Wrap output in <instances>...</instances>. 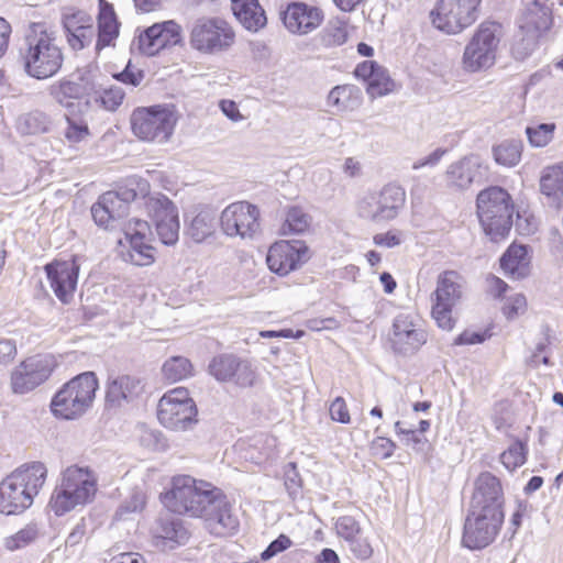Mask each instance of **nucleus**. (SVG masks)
I'll use <instances>...</instances> for the list:
<instances>
[{
  "instance_id": "obj_50",
  "label": "nucleus",
  "mask_w": 563,
  "mask_h": 563,
  "mask_svg": "<svg viewBox=\"0 0 563 563\" xmlns=\"http://www.w3.org/2000/svg\"><path fill=\"white\" fill-rule=\"evenodd\" d=\"M65 118L67 121V126L65 129L64 135L69 143H79L88 137L89 130L86 122L79 118H70L68 115Z\"/></svg>"
},
{
  "instance_id": "obj_18",
  "label": "nucleus",
  "mask_w": 563,
  "mask_h": 563,
  "mask_svg": "<svg viewBox=\"0 0 563 563\" xmlns=\"http://www.w3.org/2000/svg\"><path fill=\"white\" fill-rule=\"evenodd\" d=\"M123 231L124 240L129 247L119 251L122 260L135 266L152 265L155 262V250L150 243V224L141 219H131L125 224Z\"/></svg>"
},
{
  "instance_id": "obj_21",
  "label": "nucleus",
  "mask_w": 563,
  "mask_h": 563,
  "mask_svg": "<svg viewBox=\"0 0 563 563\" xmlns=\"http://www.w3.org/2000/svg\"><path fill=\"white\" fill-rule=\"evenodd\" d=\"M428 340L422 321L416 313H399L393 324L391 345L401 354L413 353Z\"/></svg>"
},
{
  "instance_id": "obj_51",
  "label": "nucleus",
  "mask_w": 563,
  "mask_h": 563,
  "mask_svg": "<svg viewBox=\"0 0 563 563\" xmlns=\"http://www.w3.org/2000/svg\"><path fill=\"white\" fill-rule=\"evenodd\" d=\"M36 537V528L34 526H27L18 531L15 534L8 537L4 541V545L8 550L14 551L26 547L32 541H34Z\"/></svg>"
},
{
  "instance_id": "obj_1",
  "label": "nucleus",
  "mask_w": 563,
  "mask_h": 563,
  "mask_svg": "<svg viewBox=\"0 0 563 563\" xmlns=\"http://www.w3.org/2000/svg\"><path fill=\"white\" fill-rule=\"evenodd\" d=\"M47 468L42 462H30L15 468L0 483V512L15 515L27 509L46 482Z\"/></svg>"
},
{
  "instance_id": "obj_5",
  "label": "nucleus",
  "mask_w": 563,
  "mask_h": 563,
  "mask_svg": "<svg viewBox=\"0 0 563 563\" xmlns=\"http://www.w3.org/2000/svg\"><path fill=\"white\" fill-rule=\"evenodd\" d=\"M218 490L209 483L179 475L173 478L172 488L164 494L163 503L172 512L201 518Z\"/></svg>"
},
{
  "instance_id": "obj_42",
  "label": "nucleus",
  "mask_w": 563,
  "mask_h": 563,
  "mask_svg": "<svg viewBox=\"0 0 563 563\" xmlns=\"http://www.w3.org/2000/svg\"><path fill=\"white\" fill-rule=\"evenodd\" d=\"M395 432L401 437V441L406 446H410L416 453L427 454L430 449V442L424 434L416 429L405 428L401 421L395 422Z\"/></svg>"
},
{
  "instance_id": "obj_27",
  "label": "nucleus",
  "mask_w": 563,
  "mask_h": 563,
  "mask_svg": "<svg viewBox=\"0 0 563 563\" xmlns=\"http://www.w3.org/2000/svg\"><path fill=\"white\" fill-rule=\"evenodd\" d=\"M62 23L67 42L74 51H80L92 42L93 20L87 12L67 9L63 12Z\"/></svg>"
},
{
  "instance_id": "obj_24",
  "label": "nucleus",
  "mask_w": 563,
  "mask_h": 563,
  "mask_svg": "<svg viewBox=\"0 0 563 563\" xmlns=\"http://www.w3.org/2000/svg\"><path fill=\"white\" fill-rule=\"evenodd\" d=\"M445 177L449 186L465 190L482 184L488 177V166L475 154L466 155L449 165Z\"/></svg>"
},
{
  "instance_id": "obj_45",
  "label": "nucleus",
  "mask_w": 563,
  "mask_h": 563,
  "mask_svg": "<svg viewBox=\"0 0 563 563\" xmlns=\"http://www.w3.org/2000/svg\"><path fill=\"white\" fill-rule=\"evenodd\" d=\"M51 125L49 117L42 111H33L21 115L18 120V128L25 134H37L48 131Z\"/></svg>"
},
{
  "instance_id": "obj_47",
  "label": "nucleus",
  "mask_w": 563,
  "mask_h": 563,
  "mask_svg": "<svg viewBox=\"0 0 563 563\" xmlns=\"http://www.w3.org/2000/svg\"><path fill=\"white\" fill-rule=\"evenodd\" d=\"M527 445L516 440L506 451L500 454V462L508 471H514L525 464L527 460Z\"/></svg>"
},
{
  "instance_id": "obj_2",
  "label": "nucleus",
  "mask_w": 563,
  "mask_h": 563,
  "mask_svg": "<svg viewBox=\"0 0 563 563\" xmlns=\"http://www.w3.org/2000/svg\"><path fill=\"white\" fill-rule=\"evenodd\" d=\"M21 56L25 73L38 80L55 76L64 63V54L54 33L44 30L40 24L34 25L25 37V48Z\"/></svg>"
},
{
  "instance_id": "obj_30",
  "label": "nucleus",
  "mask_w": 563,
  "mask_h": 563,
  "mask_svg": "<svg viewBox=\"0 0 563 563\" xmlns=\"http://www.w3.org/2000/svg\"><path fill=\"white\" fill-rule=\"evenodd\" d=\"M143 391L141 379L131 375H110L106 383V405L120 408L133 401Z\"/></svg>"
},
{
  "instance_id": "obj_55",
  "label": "nucleus",
  "mask_w": 563,
  "mask_h": 563,
  "mask_svg": "<svg viewBox=\"0 0 563 563\" xmlns=\"http://www.w3.org/2000/svg\"><path fill=\"white\" fill-rule=\"evenodd\" d=\"M330 417L332 420L340 423H349L351 421L350 412L345 400L342 397H336L329 408Z\"/></svg>"
},
{
  "instance_id": "obj_40",
  "label": "nucleus",
  "mask_w": 563,
  "mask_h": 563,
  "mask_svg": "<svg viewBox=\"0 0 563 563\" xmlns=\"http://www.w3.org/2000/svg\"><path fill=\"white\" fill-rule=\"evenodd\" d=\"M163 376L169 383H177L194 375L191 362L184 356H172L162 367Z\"/></svg>"
},
{
  "instance_id": "obj_34",
  "label": "nucleus",
  "mask_w": 563,
  "mask_h": 563,
  "mask_svg": "<svg viewBox=\"0 0 563 563\" xmlns=\"http://www.w3.org/2000/svg\"><path fill=\"white\" fill-rule=\"evenodd\" d=\"M327 104L334 109V113L352 112L362 104V92L354 85L335 86L328 93Z\"/></svg>"
},
{
  "instance_id": "obj_15",
  "label": "nucleus",
  "mask_w": 563,
  "mask_h": 563,
  "mask_svg": "<svg viewBox=\"0 0 563 563\" xmlns=\"http://www.w3.org/2000/svg\"><path fill=\"white\" fill-rule=\"evenodd\" d=\"M503 521L504 512L471 506L464 525L463 544L472 550L487 547L498 534Z\"/></svg>"
},
{
  "instance_id": "obj_49",
  "label": "nucleus",
  "mask_w": 563,
  "mask_h": 563,
  "mask_svg": "<svg viewBox=\"0 0 563 563\" xmlns=\"http://www.w3.org/2000/svg\"><path fill=\"white\" fill-rule=\"evenodd\" d=\"M158 25V40L161 48L173 46L181 41V27L173 20L155 23Z\"/></svg>"
},
{
  "instance_id": "obj_38",
  "label": "nucleus",
  "mask_w": 563,
  "mask_h": 563,
  "mask_svg": "<svg viewBox=\"0 0 563 563\" xmlns=\"http://www.w3.org/2000/svg\"><path fill=\"white\" fill-rule=\"evenodd\" d=\"M87 92V87L80 81L63 79L49 87V95L63 107H70L73 99H79Z\"/></svg>"
},
{
  "instance_id": "obj_43",
  "label": "nucleus",
  "mask_w": 563,
  "mask_h": 563,
  "mask_svg": "<svg viewBox=\"0 0 563 563\" xmlns=\"http://www.w3.org/2000/svg\"><path fill=\"white\" fill-rule=\"evenodd\" d=\"M556 131L555 123H532L526 128V135L532 147L541 148L549 145Z\"/></svg>"
},
{
  "instance_id": "obj_3",
  "label": "nucleus",
  "mask_w": 563,
  "mask_h": 563,
  "mask_svg": "<svg viewBox=\"0 0 563 563\" xmlns=\"http://www.w3.org/2000/svg\"><path fill=\"white\" fill-rule=\"evenodd\" d=\"M96 493L97 478L93 472L88 467L71 465L62 473L48 505L56 516H63L92 501Z\"/></svg>"
},
{
  "instance_id": "obj_26",
  "label": "nucleus",
  "mask_w": 563,
  "mask_h": 563,
  "mask_svg": "<svg viewBox=\"0 0 563 563\" xmlns=\"http://www.w3.org/2000/svg\"><path fill=\"white\" fill-rule=\"evenodd\" d=\"M201 518L205 520L210 533L217 537L231 536L239 528V519L232 512L230 503L220 490L211 499L206 514H202Z\"/></svg>"
},
{
  "instance_id": "obj_37",
  "label": "nucleus",
  "mask_w": 563,
  "mask_h": 563,
  "mask_svg": "<svg viewBox=\"0 0 563 563\" xmlns=\"http://www.w3.org/2000/svg\"><path fill=\"white\" fill-rule=\"evenodd\" d=\"M216 218V211L211 207H201L188 227L190 238L197 243L205 241L214 231Z\"/></svg>"
},
{
  "instance_id": "obj_52",
  "label": "nucleus",
  "mask_w": 563,
  "mask_h": 563,
  "mask_svg": "<svg viewBox=\"0 0 563 563\" xmlns=\"http://www.w3.org/2000/svg\"><path fill=\"white\" fill-rule=\"evenodd\" d=\"M527 309V299L522 294L510 296L503 307L507 319L511 320L522 314Z\"/></svg>"
},
{
  "instance_id": "obj_12",
  "label": "nucleus",
  "mask_w": 563,
  "mask_h": 563,
  "mask_svg": "<svg viewBox=\"0 0 563 563\" xmlns=\"http://www.w3.org/2000/svg\"><path fill=\"white\" fill-rule=\"evenodd\" d=\"M177 115L173 107L153 106L133 111L131 125L133 133L143 141L165 142L175 129Z\"/></svg>"
},
{
  "instance_id": "obj_41",
  "label": "nucleus",
  "mask_w": 563,
  "mask_h": 563,
  "mask_svg": "<svg viewBox=\"0 0 563 563\" xmlns=\"http://www.w3.org/2000/svg\"><path fill=\"white\" fill-rule=\"evenodd\" d=\"M347 37V23L341 19L331 20L320 34V41L325 47L343 45Z\"/></svg>"
},
{
  "instance_id": "obj_29",
  "label": "nucleus",
  "mask_w": 563,
  "mask_h": 563,
  "mask_svg": "<svg viewBox=\"0 0 563 563\" xmlns=\"http://www.w3.org/2000/svg\"><path fill=\"white\" fill-rule=\"evenodd\" d=\"M504 496L499 479L493 474L485 472L479 474L475 481L471 506L494 512L503 511Z\"/></svg>"
},
{
  "instance_id": "obj_20",
  "label": "nucleus",
  "mask_w": 563,
  "mask_h": 563,
  "mask_svg": "<svg viewBox=\"0 0 563 563\" xmlns=\"http://www.w3.org/2000/svg\"><path fill=\"white\" fill-rule=\"evenodd\" d=\"M146 209L151 216L158 238L165 245H174L179 236L178 209L164 195L151 196L146 200Z\"/></svg>"
},
{
  "instance_id": "obj_48",
  "label": "nucleus",
  "mask_w": 563,
  "mask_h": 563,
  "mask_svg": "<svg viewBox=\"0 0 563 563\" xmlns=\"http://www.w3.org/2000/svg\"><path fill=\"white\" fill-rule=\"evenodd\" d=\"M158 25L153 24L142 32L137 40L133 42V46L136 47L142 54L153 56L162 51L158 40Z\"/></svg>"
},
{
  "instance_id": "obj_44",
  "label": "nucleus",
  "mask_w": 563,
  "mask_h": 563,
  "mask_svg": "<svg viewBox=\"0 0 563 563\" xmlns=\"http://www.w3.org/2000/svg\"><path fill=\"white\" fill-rule=\"evenodd\" d=\"M155 534L157 538L178 544L184 543L188 539L187 531L180 521L172 518H161L157 521Z\"/></svg>"
},
{
  "instance_id": "obj_25",
  "label": "nucleus",
  "mask_w": 563,
  "mask_h": 563,
  "mask_svg": "<svg viewBox=\"0 0 563 563\" xmlns=\"http://www.w3.org/2000/svg\"><path fill=\"white\" fill-rule=\"evenodd\" d=\"M45 273L55 296L63 302L69 303L78 283L79 265L75 260L54 261L46 264Z\"/></svg>"
},
{
  "instance_id": "obj_33",
  "label": "nucleus",
  "mask_w": 563,
  "mask_h": 563,
  "mask_svg": "<svg viewBox=\"0 0 563 563\" xmlns=\"http://www.w3.org/2000/svg\"><path fill=\"white\" fill-rule=\"evenodd\" d=\"M500 267L512 279H522L530 273V258L525 245L511 244L500 258Z\"/></svg>"
},
{
  "instance_id": "obj_54",
  "label": "nucleus",
  "mask_w": 563,
  "mask_h": 563,
  "mask_svg": "<svg viewBox=\"0 0 563 563\" xmlns=\"http://www.w3.org/2000/svg\"><path fill=\"white\" fill-rule=\"evenodd\" d=\"M292 544V541L286 534H280L277 539L272 541L269 545L262 552L261 559L267 561L280 552L286 551Z\"/></svg>"
},
{
  "instance_id": "obj_9",
  "label": "nucleus",
  "mask_w": 563,
  "mask_h": 563,
  "mask_svg": "<svg viewBox=\"0 0 563 563\" xmlns=\"http://www.w3.org/2000/svg\"><path fill=\"white\" fill-rule=\"evenodd\" d=\"M235 42L232 25L219 16L195 20L189 34L190 46L201 54L217 55L229 51Z\"/></svg>"
},
{
  "instance_id": "obj_60",
  "label": "nucleus",
  "mask_w": 563,
  "mask_h": 563,
  "mask_svg": "<svg viewBox=\"0 0 563 563\" xmlns=\"http://www.w3.org/2000/svg\"><path fill=\"white\" fill-rule=\"evenodd\" d=\"M117 79L124 84L136 87L141 84L143 74L139 69L132 67L131 64H128L125 69L117 75Z\"/></svg>"
},
{
  "instance_id": "obj_28",
  "label": "nucleus",
  "mask_w": 563,
  "mask_h": 563,
  "mask_svg": "<svg viewBox=\"0 0 563 563\" xmlns=\"http://www.w3.org/2000/svg\"><path fill=\"white\" fill-rule=\"evenodd\" d=\"M324 19L323 12L303 2L288 4L283 14L286 29L298 35H306L317 30Z\"/></svg>"
},
{
  "instance_id": "obj_23",
  "label": "nucleus",
  "mask_w": 563,
  "mask_h": 563,
  "mask_svg": "<svg viewBox=\"0 0 563 563\" xmlns=\"http://www.w3.org/2000/svg\"><path fill=\"white\" fill-rule=\"evenodd\" d=\"M308 260L309 249L300 241L276 242L269 247L266 256L268 268L280 276L297 269Z\"/></svg>"
},
{
  "instance_id": "obj_22",
  "label": "nucleus",
  "mask_w": 563,
  "mask_h": 563,
  "mask_svg": "<svg viewBox=\"0 0 563 563\" xmlns=\"http://www.w3.org/2000/svg\"><path fill=\"white\" fill-rule=\"evenodd\" d=\"M52 374V360L47 356L35 355L21 362L11 374V387L15 394H26Z\"/></svg>"
},
{
  "instance_id": "obj_63",
  "label": "nucleus",
  "mask_w": 563,
  "mask_h": 563,
  "mask_svg": "<svg viewBox=\"0 0 563 563\" xmlns=\"http://www.w3.org/2000/svg\"><path fill=\"white\" fill-rule=\"evenodd\" d=\"M290 465L292 467V473L287 475V477L285 479V486H286V489H287L289 496L292 499H296L300 495L301 484H300L299 475L295 471V464L291 463Z\"/></svg>"
},
{
  "instance_id": "obj_19",
  "label": "nucleus",
  "mask_w": 563,
  "mask_h": 563,
  "mask_svg": "<svg viewBox=\"0 0 563 563\" xmlns=\"http://www.w3.org/2000/svg\"><path fill=\"white\" fill-rule=\"evenodd\" d=\"M209 374L220 383H232L238 387H252L256 382V371L246 358L234 354L214 356L208 366Z\"/></svg>"
},
{
  "instance_id": "obj_59",
  "label": "nucleus",
  "mask_w": 563,
  "mask_h": 563,
  "mask_svg": "<svg viewBox=\"0 0 563 563\" xmlns=\"http://www.w3.org/2000/svg\"><path fill=\"white\" fill-rule=\"evenodd\" d=\"M446 153V150L444 148H437L432 153H430L428 156L422 157L413 162L412 169H420L422 167H434L439 164L441 158Z\"/></svg>"
},
{
  "instance_id": "obj_46",
  "label": "nucleus",
  "mask_w": 563,
  "mask_h": 563,
  "mask_svg": "<svg viewBox=\"0 0 563 563\" xmlns=\"http://www.w3.org/2000/svg\"><path fill=\"white\" fill-rule=\"evenodd\" d=\"M311 218L301 208L292 207L287 211L284 233H303L310 227Z\"/></svg>"
},
{
  "instance_id": "obj_6",
  "label": "nucleus",
  "mask_w": 563,
  "mask_h": 563,
  "mask_svg": "<svg viewBox=\"0 0 563 563\" xmlns=\"http://www.w3.org/2000/svg\"><path fill=\"white\" fill-rule=\"evenodd\" d=\"M98 387L93 372H85L71 378L54 395L51 402L53 415L65 420L81 417L92 407Z\"/></svg>"
},
{
  "instance_id": "obj_7",
  "label": "nucleus",
  "mask_w": 563,
  "mask_h": 563,
  "mask_svg": "<svg viewBox=\"0 0 563 563\" xmlns=\"http://www.w3.org/2000/svg\"><path fill=\"white\" fill-rule=\"evenodd\" d=\"M406 203V191L397 184H387L379 190L364 192L355 202L358 218L373 223L393 221Z\"/></svg>"
},
{
  "instance_id": "obj_32",
  "label": "nucleus",
  "mask_w": 563,
  "mask_h": 563,
  "mask_svg": "<svg viewBox=\"0 0 563 563\" xmlns=\"http://www.w3.org/2000/svg\"><path fill=\"white\" fill-rule=\"evenodd\" d=\"M354 75L367 82L366 91L372 98L386 96L394 90L395 84L387 69L374 60L358 64Z\"/></svg>"
},
{
  "instance_id": "obj_39",
  "label": "nucleus",
  "mask_w": 563,
  "mask_h": 563,
  "mask_svg": "<svg viewBox=\"0 0 563 563\" xmlns=\"http://www.w3.org/2000/svg\"><path fill=\"white\" fill-rule=\"evenodd\" d=\"M523 145L519 140H505L493 147L495 162L504 167H514L521 159Z\"/></svg>"
},
{
  "instance_id": "obj_56",
  "label": "nucleus",
  "mask_w": 563,
  "mask_h": 563,
  "mask_svg": "<svg viewBox=\"0 0 563 563\" xmlns=\"http://www.w3.org/2000/svg\"><path fill=\"white\" fill-rule=\"evenodd\" d=\"M395 449V442L385 437L375 438L371 445L373 454L380 456L382 459L390 457L394 454Z\"/></svg>"
},
{
  "instance_id": "obj_53",
  "label": "nucleus",
  "mask_w": 563,
  "mask_h": 563,
  "mask_svg": "<svg viewBox=\"0 0 563 563\" xmlns=\"http://www.w3.org/2000/svg\"><path fill=\"white\" fill-rule=\"evenodd\" d=\"M404 241V234L399 230H389L387 232L377 233L373 236L375 245L386 249L398 246Z\"/></svg>"
},
{
  "instance_id": "obj_8",
  "label": "nucleus",
  "mask_w": 563,
  "mask_h": 563,
  "mask_svg": "<svg viewBox=\"0 0 563 563\" xmlns=\"http://www.w3.org/2000/svg\"><path fill=\"white\" fill-rule=\"evenodd\" d=\"M150 192V184L142 178H130L126 185L119 191H107L101 195L91 207V216L95 222L104 227H111L117 220L122 219L129 212V205L139 197H146Z\"/></svg>"
},
{
  "instance_id": "obj_17",
  "label": "nucleus",
  "mask_w": 563,
  "mask_h": 563,
  "mask_svg": "<svg viewBox=\"0 0 563 563\" xmlns=\"http://www.w3.org/2000/svg\"><path fill=\"white\" fill-rule=\"evenodd\" d=\"M552 22L551 10L548 0H523V10L518 20L519 29L522 33L521 43L515 45V51L522 44L527 55L531 52L541 32L550 29Z\"/></svg>"
},
{
  "instance_id": "obj_64",
  "label": "nucleus",
  "mask_w": 563,
  "mask_h": 563,
  "mask_svg": "<svg viewBox=\"0 0 563 563\" xmlns=\"http://www.w3.org/2000/svg\"><path fill=\"white\" fill-rule=\"evenodd\" d=\"M486 283L488 292L495 298H500L508 289V285L503 279L494 275L488 276Z\"/></svg>"
},
{
  "instance_id": "obj_31",
  "label": "nucleus",
  "mask_w": 563,
  "mask_h": 563,
  "mask_svg": "<svg viewBox=\"0 0 563 563\" xmlns=\"http://www.w3.org/2000/svg\"><path fill=\"white\" fill-rule=\"evenodd\" d=\"M334 527L338 537L346 543L347 549L355 558L367 560L372 556V545L363 536L360 522L354 517L341 516L336 519Z\"/></svg>"
},
{
  "instance_id": "obj_36",
  "label": "nucleus",
  "mask_w": 563,
  "mask_h": 563,
  "mask_svg": "<svg viewBox=\"0 0 563 563\" xmlns=\"http://www.w3.org/2000/svg\"><path fill=\"white\" fill-rule=\"evenodd\" d=\"M540 191L556 208L563 202V164L547 167L540 178Z\"/></svg>"
},
{
  "instance_id": "obj_4",
  "label": "nucleus",
  "mask_w": 563,
  "mask_h": 563,
  "mask_svg": "<svg viewBox=\"0 0 563 563\" xmlns=\"http://www.w3.org/2000/svg\"><path fill=\"white\" fill-rule=\"evenodd\" d=\"M476 209L481 225L492 241L497 242L509 234L515 210L512 199L504 188L492 186L479 191Z\"/></svg>"
},
{
  "instance_id": "obj_62",
  "label": "nucleus",
  "mask_w": 563,
  "mask_h": 563,
  "mask_svg": "<svg viewBox=\"0 0 563 563\" xmlns=\"http://www.w3.org/2000/svg\"><path fill=\"white\" fill-rule=\"evenodd\" d=\"M485 335L481 332L465 330L454 340L456 345H472L483 343Z\"/></svg>"
},
{
  "instance_id": "obj_58",
  "label": "nucleus",
  "mask_w": 563,
  "mask_h": 563,
  "mask_svg": "<svg viewBox=\"0 0 563 563\" xmlns=\"http://www.w3.org/2000/svg\"><path fill=\"white\" fill-rule=\"evenodd\" d=\"M18 353L15 341L0 338V364L8 365L15 358Z\"/></svg>"
},
{
  "instance_id": "obj_14",
  "label": "nucleus",
  "mask_w": 563,
  "mask_h": 563,
  "mask_svg": "<svg viewBox=\"0 0 563 563\" xmlns=\"http://www.w3.org/2000/svg\"><path fill=\"white\" fill-rule=\"evenodd\" d=\"M197 407L184 387L164 394L157 406V418L167 429L185 431L197 423Z\"/></svg>"
},
{
  "instance_id": "obj_35",
  "label": "nucleus",
  "mask_w": 563,
  "mask_h": 563,
  "mask_svg": "<svg viewBox=\"0 0 563 563\" xmlns=\"http://www.w3.org/2000/svg\"><path fill=\"white\" fill-rule=\"evenodd\" d=\"M97 49L109 46L119 35V22L113 7L104 0L99 2Z\"/></svg>"
},
{
  "instance_id": "obj_10",
  "label": "nucleus",
  "mask_w": 563,
  "mask_h": 563,
  "mask_svg": "<svg viewBox=\"0 0 563 563\" xmlns=\"http://www.w3.org/2000/svg\"><path fill=\"white\" fill-rule=\"evenodd\" d=\"M499 43L500 25L490 21L481 23L464 48L463 69L478 73L490 68L496 62Z\"/></svg>"
},
{
  "instance_id": "obj_57",
  "label": "nucleus",
  "mask_w": 563,
  "mask_h": 563,
  "mask_svg": "<svg viewBox=\"0 0 563 563\" xmlns=\"http://www.w3.org/2000/svg\"><path fill=\"white\" fill-rule=\"evenodd\" d=\"M243 11L245 12V18H251L257 24L255 27H245L246 30L256 32L265 26L266 15L257 0L253 1V4L245 7Z\"/></svg>"
},
{
  "instance_id": "obj_13",
  "label": "nucleus",
  "mask_w": 563,
  "mask_h": 563,
  "mask_svg": "<svg viewBox=\"0 0 563 563\" xmlns=\"http://www.w3.org/2000/svg\"><path fill=\"white\" fill-rule=\"evenodd\" d=\"M483 0H439L431 12L433 25L451 35L472 26L481 16Z\"/></svg>"
},
{
  "instance_id": "obj_61",
  "label": "nucleus",
  "mask_w": 563,
  "mask_h": 563,
  "mask_svg": "<svg viewBox=\"0 0 563 563\" xmlns=\"http://www.w3.org/2000/svg\"><path fill=\"white\" fill-rule=\"evenodd\" d=\"M124 98V93L120 88H111L106 90L101 97L102 103L110 110L119 107Z\"/></svg>"
},
{
  "instance_id": "obj_11",
  "label": "nucleus",
  "mask_w": 563,
  "mask_h": 563,
  "mask_svg": "<svg viewBox=\"0 0 563 563\" xmlns=\"http://www.w3.org/2000/svg\"><path fill=\"white\" fill-rule=\"evenodd\" d=\"M464 282L455 271L439 275L433 291L431 314L439 328L451 331L456 322V307L463 297Z\"/></svg>"
},
{
  "instance_id": "obj_16",
  "label": "nucleus",
  "mask_w": 563,
  "mask_h": 563,
  "mask_svg": "<svg viewBox=\"0 0 563 563\" xmlns=\"http://www.w3.org/2000/svg\"><path fill=\"white\" fill-rule=\"evenodd\" d=\"M220 228L229 238L253 239L258 233L260 210L247 201H235L220 214Z\"/></svg>"
}]
</instances>
